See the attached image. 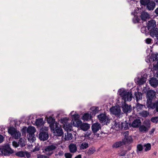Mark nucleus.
<instances>
[{"label":"nucleus","mask_w":158,"mask_h":158,"mask_svg":"<svg viewBox=\"0 0 158 158\" xmlns=\"http://www.w3.org/2000/svg\"><path fill=\"white\" fill-rule=\"evenodd\" d=\"M19 145H20L21 147H23L24 146L26 145V143L23 139L20 138L19 140Z\"/></svg>","instance_id":"37"},{"label":"nucleus","mask_w":158,"mask_h":158,"mask_svg":"<svg viewBox=\"0 0 158 158\" xmlns=\"http://www.w3.org/2000/svg\"><path fill=\"white\" fill-rule=\"evenodd\" d=\"M48 130V127H43L42 129V132H47Z\"/></svg>","instance_id":"56"},{"label":"nucleus","mask_w":158,"mask_h":158,"mask_svg":"<svg viewBox=\"0 0 158 158\" xmlns=\"http://www.w3.org/2000/svg\"><path fill=\"white\" fill-rule=\"evenodd\" d=\"M143 124L145 126L150 129L151 124L150 121L149 120L145 121L143 122Z\"/></svg>","instance_id":"45"},{"label":"nucleus","mask_w":158,"mask_h":158,"mask_svg":"<svg viewBox=\"0 0 158 158\" xmlns=\"http://www.w3.org/2000/svg\"><path fill=\"white\" fill-rule=\"evenodd\" d=\"M150 0H140V2L141 4L146 6L147 4L148 3Z\"/></svg>","instance_id":"46"},{"label":"nucleus","mask_w":158,"mask_h":158,"mask_svg":"<svg viewBox=\"0 0 158 158\" xmlns=\"http://www.w3.org/2000/svg\"><path fill=\"white\" fill-rule=\"evenodd\" d=\"M149 129V128L143 125L139 127V131L142 133H147Z\"/></svg>","instance_id":"19"},{"label":"nucleus","mask_w":158,"mask_h":158,"mask_svg":"<svg viewBox=\"0 0 158 158\" xmlns=\"http://www.w3.org/2000/svg\"><path fill=\"white\" fill-rule=\"evenodd\" d=\"M156 22L154 20H151L148 22L147 24V28L149 31L154 28H156Z\"/></svg>","instance_id":"10"},{"label":"nucleus","mask_w":158,"mask_h":158,"mask_svg":"<svg viewBox=\"0 0 158 158\" xmlns=\"http://www.w3.org/2000/svg\"><path fill=\"white\" fill-rule=\"evenodd\" d=\"M123 140H124L125 143V144L126 143H130L133 141L132 138L131 136H126L125 138Z\"/></svg>","instance_id":"27"},{"label":"nucleus","mask_w":158,"mask_h":158,"mask_svg":"<svg viewBox=\"0 0 158 158\" xmlns=\"http://www.w3.org/2000/svg\"><path fill=\"white\" fill-rule=\"evenodd\" d=\"M140 17L142 20L145 21L148 18H149V15L147 12H143L141 14Z\"/></svg>","instance_id":"23"},{"label":"nucleus","mask_w":158,"mask_h":158,"mask_svg":"<svg viewBox=\"0 0 158 158\" xmlns=\"http://www.w3.org/2000/svg\"><path fill=\"white\" fill-rule=\"evenodd\" d=\"M48 123L50 124V128H52V126L53 127L55 125V124H57L58 123L57 122H55V119L52 117H50L48 118L47 119Z\"/></svg>","instance_id":"18"},{"label":"nucleus","mask_w":158,"mask_h":158,"mask_svg":"<svg viewBox=\"0 0 158 158\" xmlns=\"http://www.w3.org/2000/svg\"><path fill=\"white\" fill-rule=\"evenodd\" d=\"M48 137V133L46 132H41L39 135V139L43 141L47 140Z\"/></svg>","instance_id":"9"},{"label":"nucleus","mask_w":158,"mask_h":158,"mask_svg":"<svg viewBox=\"0 0 158 158\" xmlns=\"http://www.w3.org/2000/svg\"><path fill=\"white\" fill-rule=\"evenodd\" d=\"M56 148V146L55 145H51L48 146L45 149L44 153L46 155L50 156L53 153V151Z\"/></svg>","instance_id":"7"},{"label":"nucleus","mask_w":158,"mask_h":158,"mask_svg":"<svg viewBox=\"0 0 158 158\" xmlns=\"http://www.w3.org/2000/svg\"><path fill=\"white\" fill-rule=\"evenodd\" d=\"M74 111H72L70 114L72 116V117L73 118L75 119V121L77 120L78 118H79V115L77 114H72L73 113Z\"/></svg>","instance_id":"44"},{"label":"nucleus","mask_w":158,"mask_h":158,"mask_svg":"<svg viewBox=\"0 0 158 158\" xmlns=\"http://www.w3.org/2000/svg\"><path fill=\"white\" fill-rule=\"evenodd\" d=\"M112 127L114 129L116 130H118L120 129H122V127L121 126V122L117 121H115L113 122L112 124Z\"/></svg>","instance_id":"14"},{"label":"nucleus","mask_w":158,"mask_h":158,"mask_svg":"<svg viewBox=\"0 0 158 158\" xmlns=\"http://www.w3.org/2000/svg\"><path fill=\"white\" fill-rule=\"evenodd\" d=\"M25 156H26L27 158H29L31 156V155L30 153L27 151H25L24 157H25Z\"/></svg>","instance_id":"53"},{"label":"nucleus","mask_w":158,"mask_h":158,"mask_svg":"<svg viewBox=\"0 0 158 158\" xmlns=\"http://www.w3.org/2000/svg\"><path fill=\"white\" fill-rule=\"evenodd\" d=\"M68 119L66 118H64L61 120V122L64 125V124L66 123H67Z\"/></svg>","instance_id":"49"},{"label":"nucleus","mask_w":158,"mask_h":158,"mask_svg":"<svg viewBox=\"0 0 158 158\" xmlns=\"http://www.w3.org/2000/svg\"><path fill=\"white\" fill-rule=\"evenodd\" d=\"M156 6V3L152 0H150L146 6V8L149 10H152Z\"/></svg>","instance_id":"11"},{"label":"nucleus","mask_w":158,"mask_h":158,"mask_svg":"<svg viewBox=\"0 0 158 158\" xmlns=\"http://www.w3.org/2000/svg\"><path fill=\"white\" fill-rule=\"evenodd\" d=\"M149 114V113L147 111L143 110L140 113V115L143 117H147Z\"/></svg>","instance_id":"38"},{"label":"nucleus","mask_w":158,"mask_h":158,"mask_svg":"<svg viewBox=\"0 0 158 158\" xmlns=\"http://www.w3.org/2000/svg\"><path fill=\"white\" fill-rule=\"evenodd\" d=\"M37 158H49V157L44 155H40L38 156Z\"/></svg>","instance_id":"57"},{"label":"nucleus","mask_w":158,"mask_h":158,"mask_svg":"<svg viewBox=\"0 0 158 158\" xmlns=\"http://www.w3.org/2000/svg\"><path fill=\"white\" fill-rule=\"evenodd\" d=\"M28 139L31 143H33L35 139L34 134L27 135Z\"/></svg>","instance_id":"31"},{"label":"nucleus","mask_w":158,"mask_h":158,"mask_svg":"<svg viewBox=\"0 0 158 158\" xmlns=\"http://www.w3.org/2000/svg\"><path fill=\"white\" fill-rule=\"evenodd\" d=\"M149 83L151 86L155 88L158 85V80L155 77H152L149 81Z\"/></svg>","instance_id":"15"},{"label":"nucleus","mask_w":158,"mask_h":158,"mask_svg":"<svg viewBox=\"0 0 158 158\" xmlns=\"http://www.w3.org/2000/svg\"><path fill=\"white\" fill-rule=\"evenodd\" d=\"M24 152H25L19 151L17 152L15 155L18 156L23 157H24Z\"/></svg>","instance_id":"42"},{"label":"nucleus","mask_w":158,"mask_h":158,"mask_svg":"<svg viewBox=\"0 0 158 158\" xmlns=\"http://www.w3.org/2000/svg\"><path fill=\"white\" fill-rule=\"evenodd\" d=\"M147 44H150L152 41V39L151 38H148L145 40Z\"/></svg>","instance_id":"55"},{"label":"nucleus","mask_w":158,"mask_h":158,"mask_svg":"<svg viewBox=\"0 0 158 158\" xmlns=\"http://www.w3.org/2000/svg\"><path fill=\"white\" fill-rule=\"evenodd\" d=\"M65 158H72V155L69 153H65L64 154Z\"/></svg>","instance_id":"51"},{"label":"nucleus","mask_w":158,"mask_h":158,"mask_svg":"<svg viewBox=\"0 0 158 158\" xmlns=\"http://www.w3.org/2000/svg\"><path fill=\"white\" fill-rule=\"evenodd\" d=\"M141 31L143 33H145L146 32V28L145 27H143L141 28Z\"/></svg>","instance_id":"59"},{"label":"nucleus","mask_w":158,"mask_h":158,"mask_svg":"<svg viewBox=\"0 0 158 158\" xmlns=\"http://www.w3.org/2000/svg\"><path fill=\"white\" fill-rule=\"evenodd\" d=\"M27 132L28 134V135L34 134L35 132V129L34 127L30 126L27 128Z\"/></svg>","instance_id":"26"},{"label":"nucleus","mask_w":158,"mask_h":158,"mask_svg":"<svg viewBox=\"0 0 158 158\" xmlns=\"http://www.w3.org/2000/svg\"><path fill=\"white\" fill-rule=\"evenodd\" d=\"M111 113L114 114L118 116L120 115L121 110L119 107L117 106L113 107L110 109Z\"/></svg>","instance_id":"8"},{"label":"nucleus","mask_w":158,"mask_h":158,"mask_svg":"<svg viewBox=\"0 0 158 158\" xmlns=\"http://www.w3.org/2000/svg\"><path fill=\"white\" fill-rule=\"evenodd\" d=\"M73 135L71 133H67V135L65 134V139L66 140H69L72 139Z\"/></svg>","instance_id":"36"},{"label":"nucleus","mask_w":158,"mask_h":158,"mask_svg":"<svg viewBox=\"0 0 158 158\" xmlns=\"http://www.w3.org/2000/svg\"><path fill=\"white\" fill-rule=\"evenodd\" d=\"M123 110L125 113H127L130 112L131 110V106L124 103L122 106Z\"/></svg>","instance_id":"17"},{"label":"nucleus","mask_w":158,"mask_h":158,"mask_svg":"<svg viewBox=\"0 0 158 158\" xmlns=\"http://www.w3.org/2000/svg\"><path fill=\"white\" fill-rule=\"evenodd\" d=\"M155 39V44L157 45H158V37L157 38H156Z\"/></svg>","instance_id":"62"},{"label":"nucleus","mask_w":158,"mask_h":158,"mask_svg":"<svg viewBox=\"0 0 158 158\" xmlns=\"http://www.w3.org/2000/svg\"><path fill=\"white\" fill-rule=\"evenodd\" d=\"M35 123L36 125L37 126L42 125L43 123V119L41 118L37 119L35 121Z\"/></svg>","instance_id":"35"},{"label":"nucleus","mask_w":158,"mask_h":158,"mask_svg":"<svg viewBox=\"0 0 158 158\" xmlns=\"http://www.w3.org/2000/svg\"><path fill=\"white\" fill-rule=\"evenodd\" d=\"M143 147H145V151H147L150 150L151 148V145L150 143H148L145 144L143 145Z\"/></svg>","instance_id":"43"},{"label":"nucleus","mask_w":158,"mask_h":158,"mask_svg":"<svg viewBox=\"0 0 158 158\" xmlns=\"http://www.w3.org/2000/svg\"><path fill=\"white\" fill-rule=\"evenodd\" d=\"M64 127L65 130L67 131H70L72 128V124L69 123H65Z\"/></svg>","instance_id":"30"},{"label":"nucleus","mask_w":158,"mask_h":158,"mask_svg":"<svg viewBox=\"0 0 158 158\" xmlns=\"http://www.w3.org/2000/svg\"><path fill=\"white\" fill-rule=\"evenodd\" d=\"M76 123L75 124L74 122H73V123L74 124V126L78 127H80V128L81 127V125L82 124V123L81 121L80 120H77L76 121H75Z\"/></svg>","instance_id":"39"},{"label":"nucleus","mask_w":158,"mask_h":158,"mask_svg":"<svg viewBox=\"0 0 158 158\" xmlns=\"http://www.w3.org/2000/svg\"><path fill=\"white\" fill-rule=\"evenodd\" d=\"M149 31L150 35L152 38L158 37V28H154Z\"/></svg>","instance_id":"12"},{"label":"nucleus","mask_w":158,"mask_h":158,"mask_svg":"<svg viewBox=\"0 0 158 158\" xmlns=\"http://www.w3.org/2000/svg\"><path fill=\"white\" fill-rule=\"evenodd\" d=\"M143 105L139 103H137L135 106V108L137 111H139L143 108Z\"/></svg>","instance_id":"41"},{"label":"nucleus","mask_w":158,"mask_h":158,"mask_svg":"<svg viewBox=\"0 0 158 158\" xmlns=\"http://www.w3.org/2000/svg\"><path fill=\"white\" fill-rule=\"evenodd\" d=\"M147 79L144 77H142L140 78L137 81L138 84L139 85H141L144 84L146 81Z\"/></svg>","instance_id":"32"},{"label":"nucleus","mask_w":158,"mask_h":158,"mask_svg":"<svg viewBox=\"0 0 158 158\" xmlns=\"http://www.w3.org/2000/svg\"><path fill=\"white\" fill-rule=\"evenodd\" d=\"M135 100L137 102L142 99L143 96L142 93L140 92L137 91L135 92Z\"/></svg>","instance_id":"21"},{"label":"nucleus","mask_w":158,"mask_h":158,"mask_svg":"<svg viewBox=\"0 0 158 158\" xmlns=\"http://www.w3.org/2000/svg\"><path fill=\"white\" fill-rule=\"evenodd\" d=\"M122 99L124 101H131L132 98V95L131 92L123 90L119 94Z\"/></svg>","instance_id":"4"},{"label":"nucleus","mask_w":158,"mask_h":158,"mask_svg":"<svg viewBox=\"0 0 158 158\" xmlns=\"http://www.w3.org/2000/svg\"><path fill=\"white\" fill-rule=\"evenodd\" d=\"M139 18L137 16H134V18L133 19V21L134 23H138L139 21Z\"/></svg>","instance_id":"50"},{"label":"nucleus","mask_w":158,"mask_h":158,"mask_svg":"<svg viewBox=\"0 0 158 158\" xmlns=\"http://www.w3.org/2000/svg\"><path fill=\"white\" fill-rule=\"evenodd\" d=\"M126 151H122L118 154V155L119 156H124L126 155Z\"/></svg>","instance_id":"52"},{"label":"nucleus","mask_w":158,"mask_h":158,"mask_svg":"<svg viewBox=\"0 0 158 158\" xmlns=\"http://www.w3.org/2000/svg\"><path fill=\"white\" fill-rule=\"evenodd\" d=\"M82 119L84 121L90 120L91 119V114L89 113H85L83 116Z\"/></svg>","instance_id":"29"},{"label":"nucleus","mask_w":158,"mask_h":158,"mask_svg":"<svg viewBox=\"0 0 158 158\" xmlns=\"http://www.w3.org/2000/svg\"><path fill=\"white\" fill-rule=\"evenodd\" d=\"M100 124L98 123H95L92 126V129L93 132L95 133L101 129Z\"/></svg>","instance_id":"13"},{"label":"nucleus","mask_w":158,"mask_h":158,"mask_svg":"<svg viewBox=\"0 0 158 158\" xmlns=\"http://www.w3.org/2000/svg\"><path fill=\"white\" fill-rule=\"evenodd\" d=\"M51 128L54 135L58 136H61L63 134V130L60 127V125L58 123L55 124L54 126H52Z\"/></svg>","instance_id":"2"},{"label":"nucleus","mask_w":158,"mask_h":158,"mask_svg":"<svg viewBox=\"0 0 158 158\" xmlns=\"http://www.w3.org/2000/svg\"><path fill=\"white\" fill-rule=\"evenodd\" d=\"M90 127L89 125L87 123H82L80 128L84 131L87 130Z\"/></svg>","instance_id":"25"},{"label":"nucleus","mask_w":158,"mask_h":158,"mask_svg":"<svg viewBox=\"0 0 158 158\" xmlns=\"http://www.w3.org/2000/svg\"><path fill=\"white\" fill-rule=\"evenodd\" d=\"M121 126L122 127V129L127 130L129 128V126L128 124L127 123L121 122Z\"/></svg>","instance_id":"40"},{"label":"nucleus","mask_w":158,"mask_h":158,"mask_svg":"<svg viewBox=\"0 0 158 158\" xmlns=\"http://www.w3.org/2000/svg\"><path fill=\"white\" fill-rule=\"evenodd\" d=\"M151 121L153 123H157L158 122V116L152 118L151 119Z\"/></svg>","instance_id":"48"},{"label":"nucleus","mask_w":158,"mask_h":158,"mask_svg":"<svg viewBox=\"0 0 158 158\" xmlns=\"http://www.w3.org/2000/svg\"><path fill=\"white\" fill-rule=\"evenodd\" d=\"M27 127H24L22 130V131L23 132H24L26 130H27Z\"/></svg>","instance_id":"64"},{"label":"nucleus","mask_w":158,"mask_h":158,"mask_svg":"<svg viewBox=\"0 0 158 158\" xmlns=\"http://www.w3.org/2000/svg\"><path fill=\"white\" fill-rule=\"evenodd\" d=\"M141 124V122L140 119H136L133 121L131 126L133 127L136 128L139 127Z\"/></svg>","instance_id":"16"},{"label":"nucleus","mask_w":158,"mask_h":158,"mask_svg":"<svg viewBox=\"0 0 158 158\" xmlns=\"http://www.w3.org/2000/svg\"><path fill=\"white\" fill-rule=\"evenodd\" d=\"M12 143L13 146L15 148L18 147L19 145V142L17 143V142L15 141H14L12 142Z\"/></svg>","instance_id":"54"},{"label":"nucleus","mask_w":158,"mask_h":158,"mask_svg":"<svg viewBox=\"0 0 158 158\" xmlns=\"http://www.w3.org/2000/svg\"><path fill=\"white\" fill-rule=\"evenodd\" d=\"M155 130V128H152V129L151 130L149 131V134L151 135L153 133Z\"/></svg>","instance_id":"61"},{"label":"nucleus","mask_w":158,"mask_h":158,"mask_svg":"<svg viewBox=\"0 0 158 158\" xmlns=\"http://www.w3.org/2000/svg\"><path fill=\"white\" fill-rule=\"evenodd\" d=\"M125 144V143L123 140L122 141L117 142L115 143L113 145V148H117L121 147Z\"/></svg>","instance_id":"22"},{"label":"nucleus","mask_w":158,"mask_h":158,"mask_svg":"<svg viewBox=\"0 0 158 158\" xmlns=\"http://www.w3.org/2000/svg\"><path fill=\"white\" fill-rule=\"evenodd\" d=\"M155 12L156 15H158V7L155 9Z\"/></svg>","instance_id":"63"},{"label":"nucleus","mask_w":158,"mask_h":158,"mask_svg":"<svg viewBox=\"0 0 158 158\" xmlns=\"http://www.w3.org/2000/svg\"><path fill=\"white\" fill-rule=\"evenodd\" d=\"M98 117L101 123L106 124L110 122V119L105 114H101L98 115Z\"/></svg>","instance_id":"6"},{"label":"nucleus","mask_w":158,"mask_h":158,"mask_svg":"<svg viewBox=\"0 0 158 158\" xmlns=\"http://www.w3.org/2000/svg\"><path fill=\"white\" fill-rule=\"evenodd\" d=\"M4 140V137L2 135H0V143L3 142Z\"/></svg>","instance_id":"60"},{"label":"nucleus","mask_w":158,"mask_h":158,"mask_svg":"<svg viewBox=\"0 0 158 158\" xmlns=\"http://www.w3.org/2000/svg\"><path fill=\"white\" fill-rule=\"evenodd\" d=\"M96 151L95 148L94 147H92L91 148H90L87 151V154L88 155H90L94 153Z\"/></svg>","instance_id":"34"},{"label":"nucleus","mask_w":158,"mask_h":158,"mask_svg":"<svg viewBox=\"0 0 158 158\" xmlns=\"http://www.w3.org/2000/svg\"><path fill=\"white\" fill-rule=\"evenodd\" d=\"M64 154V152L63 151L60 150L58 152V154L57 155L60 156H63Z\"/></svg>","instance_id":"58"},{"label":"nucleus","mask_w":158,"mask_h":158,"mask_svg":"<svg viewBox=\"0 0 158 158\" xmlns=\"http://www.w3.org/2000/svg\"><path fill=\"white\" fill-rule=\"evenodd\" d=\"M143 149V146L142 144H140L137 145L136 149V152L137 154L139 155L140 154L142 153Z\"/></svg>","instance_id":"28"},{"label":"nucleus","mask_w":158,"mask_h":158,"mask_svg":"<svg viewBox=\"0 0 158 158\" xmlns=\"http://www.w3.org/2000/svg\"><path fill=\"white\" fill-rule=\"evenodd\" d=\"M8 132L10 134L12 138L15 139H18L21 136L20 132L13 127H10L9 128Z\"/></svg>","instance_id":"3"},{"label":"nucleus","mask_w":158,"mask_h":158,"mask_svg":"<svg viewBox=\"0 0 158 158\" xmlns=\"http://www.w3.org/2000/svg\"><path fill=\"white\" fill-rule=\"evenodd\" d=\"M147 106L149 107L156 101V97L155 91L152 90H148L147 93Z\"/></svg>","instance_id":"1"},{"label":"nucleus","mask_w":158,"mask_h":158,"mask_svg":"<svg viewBox=\"0 0 158 158\" xmlns=\"http://www.w3.org/2000/svg\"><path fill=\"white\" fill-rule=\"evenodd\" d=\"M14 153V151L10 147L9 145H6L2 148H0V155L10 156Z\"/></svg>","instance_id":"5"},{"label":"nucleus","mask_w":158,"mask_h":158,"mask_svg":"<svg viewBox=\"0 0 158 158\" xmlns=\"http://www.w3.org/2000/svg\"><path fill=\"white\" fill-rule=\"evenodd\" d=\"M69 151L71 153H74L77 151V147L76 144L71 143L69 146Z\"/></svg>","instance_id":"20"},{"label":"nucleus","mask_w":158,"mask_h":158,"mask_svg":"<svg viewBox=\"0 0 158 158\" xmlns=\"http://www.w3.org/2000/svg\"><path fill=\"white\" fill-rule=\"evenodd\" d=\"M151 56L153 61H157L158 60V54H152Z\"/></svg>","instance_id":"47"},{"label":"nucleus","mask_w":158,"mask_h":158,"mask_svg":"<svg viewBox=\"0 0 158 158\" xmlns=\"http://www.w3.org/2000/svg\"><path fill=\"white\" fill-rule=\"evenodd\" d=\"M89 144L86 142H83L82 143L80 146V149L81 150H84L89 147Z\"/></svg>","instance_id":"33"},{"label":"nucleus","mask_w":158,"mask_h":158,"mask_svg":"<svg viewBox=\"0 0 158 158\" xmlns=\"http://www.w3.org/2000/svg\"><path fill=\"white\" fill-rule=\"evenodd\" d=\"M149 108L152 109H155L156 112H158V100H156L153 104L151 105Z\"/></svg>","instance_id":"24"}]
</instances>
